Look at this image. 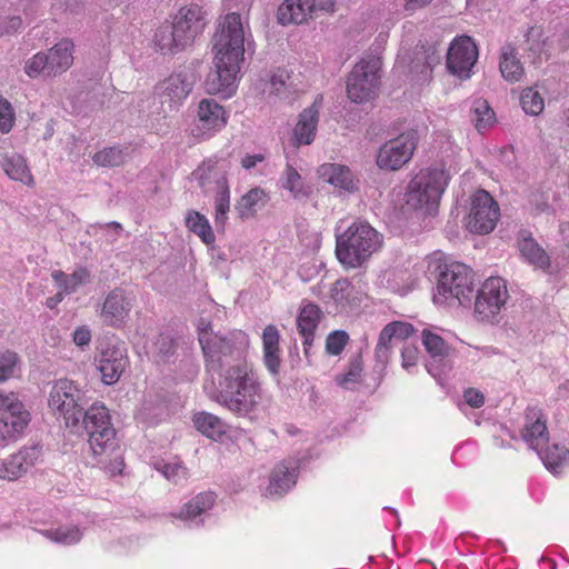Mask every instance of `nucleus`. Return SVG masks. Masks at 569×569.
I'll return each instance as SVG.
<instances>
[{
	"instance_id": "f03ea898",
	"label": "nucleus",
	"mask_w": 569,
	"mask_h": 569,
	"mask_svg": "<svg viewBox=\"0 0 569 569\" xmlns=\"http://www.w3.org/2000/svg\"><path fill=\"white\" fill-rule=\"evenodd\" d=\"M239 417H250L261 400V388L248 363L233 366L221 373L213 398Z\"/></svg>"
},
{
	"instance_id": "a878e982",
	"label": "nucleus",
	"mask_w": 569,
	"mask_h": 569,
	"mask_svg": "<svg viewBox=\"0 0 569 569\" xmlns=\"http://www.w3.org/2000/svg\"><path fill=\"white\" fill-rule=\"evenodd\" d=\"M321 315L322 312L317 305L308 303L300 310L297 318V327L299 333L303 337V348L307 358L309 357V349L312 346L315 330L318 327Z\"/></svg>"
},
{
	"instance_id": "0eeeda50",
	"label": "nucleus",
	"mask_w": 569,
	"mask_h": 569,
	"mask_svg": "<svg viewBox=\"0 0 569 569\" xmlns=\"http://www.w3.org/2000/svg\"><path fill=\"white\" fill-rule=\"evenodd\" d=\"M87 391L70 379L52 382L48 406L57 419H62L67 428L79 427L81 413L89 406Z\"/></svg>"
},
{
	"instance_id": "a211bd4d",
	"label": "nucleus",
	"mask_w": 569,
	"mask_h": 569,
	"mask_svg": "<svg viewBox=\"0 0 569 569\" xmlns=\"http://www.w3.org/2000/svg\"><path fill=\"white\" fill-rule=\"evenodd\" d=\"M169 22L174 28L176 37L181 39L184 49L193 42L204 27L202 10L197 4L181 8Z\"/></svg>"
},
{
	"instance_id": "bf43d9fd",
	"label": "nucleus",
	"mask_w": 569,
	"mask_h": 569,
	"mask_svg": "<svg viewBox=\"0 0 569 569\" xmlns=\"http://www.w3.org/2000/svg\"><path fill=\"white\" fill-rule=\"evenodd\" d=\"M289 79L288 73L284 70H280L272 74L270 79L271 90L277 94H281L287 87V80Z\"/></svg>"
},
{
	"instance_id": "37998d69",
	"label": "nucleus",
	"mask_w": 569,
	"mask_h": 569,
	"mask_svg": "<svg viewBox=\"0 0 569 569\" xmlns=\"http://www.w3.org/2000/svg\"><path fill=\"white\" fill-rule=\"evenodd\" d=\"M362 372V356L361 353L353 355L349 360L348 371L346 373L338 375L336 377L337 383L349 389L350 385H355L360 381Z\"/></svg>"
},
{
	"instance_id": "cd10ccee",
	"label": "nucleus",
	"mask_w": 569,
	"mask_h": 569,
	"mask_svg": "<svg viewBox=\"0 0 569 569\" xmlns=\"http://www.w3.org/2000/svg\"><path fill=\"white\" fill-rule=\"evenodd\" d=\"M269 201L268 194L261 188H253L244 193L236 203L234 209L242 220L253 218Z\"/></svg>"
},
{
	"instance_id": "13d9d810",
	"label": "nucleus",
	"mask_w": 569,
	"mask_h": 569,
	"mask_svg": "<svg viewBox=\"0 0 569 569\" xmlns=\"http://www.w3.org/2000/svg\"><path fill=\"white\" fill-rule=\"evenodd\" d=\"M391 353V348H387L385 346H376L375 358H376V369L378 371H383L386 369L387 363L389 362Z\"/></svg>"
},
{
	"instance_id": "4d7b16f0",
	"label": "nucleus",
	"mask_w": 569,
	"mask_h": 569,
	"mask_svg": "<svg viewBox=\"0 0 569 569\" xmlns=\"http://www.w3.org/2000/svg\"><path fill=\"white\" fill-rule=\"evenodd\" d=\"M419 356V349L411 343H405L401 350L402 367L408 369L416 366Z\"/></svg>"
},
{
	"instance_id": "473e14b6",
	"label": "nucleus",
	"mask_w": 569,
	"mask_h": 569,
	"mask_svg": "<svg viewBox=\"0 0 569 569\" xmlns=\"http://www.w3.org/2000/svg\"><path fill=\"white\" fill-rule=\"evenodd\" d=\"M0 164L9 178L26 184L32 182V176L22 156L16 152L6 153L1 157Z\"/></svg>"
},
{
	"instance_id": "603ef678",
	"label": "nucleus",
	"mask_w": 569,
	"mask_h": 569,
	"mask_svg": "<svg viewBox=\"0 0 569 569\" xmlns=\"http://www.w3.org/2000/svg\"><path fill=\"white\" fill-rule=\"evenodd\" d=\"M17 361L18 356L14 352L7 351L0 357V382L13 375Z\"/></svg>"
},
{
	"instance_id": "f8f14e48",
	"label": "nucleus",
	"mask_w": 569,
	"mask_h": 569,
	"mask_svg": "<svg viewBox=\"0 0 569 569\" xmlns=\"http://www.w3.org/2000/svg\"><path fill=\"white\" fill-rule=\"evenodd\" d=\"M417 143L418 134L416 130L399 134L381 146L377 156V164L386 170L400 169L411 159Z\"/></svg>"
},
{
	"instance_id": "774afa93",
	"label": "nucleus",
	"mask_w": 569,
	"mask_h": 569,
	"mask_svg": "<svg viewBox=\"0 0 569 569\" xmlns=\"http://www.w3.org/2000/svg\"><path fill=\"white\" fill-rule=\"evenodd\" d=\"M335 1L333 0H326L321 1L318 6L319 10L327 11V12H333L335 11ZM317 9V6H316Z\"/></svg>"
},
{
	"instance_id": "338daca9",
	"label": "nucleus",
	"mask_w": 569,
	"mask_h": 569,
	"mask_svg": "<svg viewBox=\"0 0 569 569\" xmlns=\"http://www.w3.org/2000/svg\"><path fill=\"white\" fill-rule=\"evenodd\" d=\"M123 460L122 459H119V457H116L114 459V462L111 463L109 467H108V470L110 473L114 475L117 472H121L122 470V467H123Z\"/></svg>"
},
{
	"instance_id": "a19ab883",
	"label": "nucleus",
	"mask_w": 569,
	"mask_h": 569,
	"mask_svg": "<svg viewBox=\"0 0 569 569\" xmlns=\"http://www.w3.org/2000/svg\"><path fill=\"white\" fill-rule=\"evenodd\" d=\"M282 187L289 190L291 196L298 200L307 199L310 194V189L303 186L301 176L290 164H288L286 168Z\"/></svg>"
},
{
	"instance_id": "c9c22d12",
	"label": "nucleus",
	"mask_w": 569,
	"mask_h": 569,
	"mask_svg": "<svg viewBox=\"0 0 569 569\" xmlns=\"http://www.w3.org/2000/svg\"><path fill=\"white\" fill-rule=\"evenodd\" d=\"M469 117L478 132L488 130L496 122V113L485 99L472 102Z\"/></svg>"
},
{
	"instance_id": "5fc2aeb1",
	"label": "nucleus",
	"mask_w": 569,
	"mask_h": 569,
	"mask_svg": "<svg viewBox=\"0 0 569 569\" xmlns=\"http://www.w3.org/2000/svg\"><path fill=\"white\" fill-rule=\"evenodd\" d=\"M526 42L528 43V50L532 52H539L542 49V30L539 27H530L525 34Z\"/></svg>"
},
{
	"instance_id": "c756f323",
	"label": "nucleus",
	"mask_w": 569,
	"mask_h": 569,
	"mask_svg": "<svg viewBox=\"0 0 569 569\" xmlns=\"http://www.w3.org/2000/svg\"><path fill=\"white\" fill-rule=\"evenodd\" d=\"M500 72L501 76L509 82H517L521 79L523 67L517 57V49L511 43H506L501 48L500 58Z\"/></svg>"
},
{
	"instance_id": "09e8293b",
	"label": "nucleus",
	"mask_w": 569,
	"mask_h": 569,
	"mask_svg": "<svg viewBox=\"0 0 569 569\" xmlns=\"http://www.w3.org/2000/svg\"><path fill=\"white\" fill-rule=\"evenodd\" d=\"M421 59H423L425 62H423V67L420 72L426 78L431 73L432 68L440 62V56L437 53V50L435 49V47H428V48L422 47L417 52V60L420 61Z\"/></svg>"
},
{
	"instance_id": "0e129e2a",
	"label": "nucleus",
	"mask_w": 569,
	"mask_h": 569,
	"mask_svg": "<svg viewBox=\"0 0 569 569\" xmlns=\"http://www.w3.org/2000/svg\"><path fill=\"white\" fill-rule=\"evenodd\" d=\"M395 342H397L395 337H392L389 327L386 326L381 330V332L379 335V339H378V343L377 345L385 346L387 348H391L392 349V346H393Z\"/></svg>"
},
{
	"instance_id": "20e7f679",
	"label": "nucleus",
	"mask_w": 569,
	"mask_h": 569,
	"mask_svg": "<svg viewBox=\"0 0 569 569\" xmlns=\"http://www.w3.org/2000/svg\"><path fill=\"white\" fill-rule=\"evenodd\" d=\"M382 242V234L368 222H353L337 236L336 257L345 268H360L381 248Z\"/></svg>"
},
{
	"instance_id": "4468645a",
	"label": "nucleus",
	"mask_w": 569,
	"mask_h": 569,
	"mask_svg": "<svg viewBox=\"0 0 569 569\" xmlns=\"http://www.w3.org/2000/svg\"><path fill=\"white\" fill-rule=\"evenodd\" d=\"M499 206L486 190H478L471 199L468 229L478 234L490 233L499 219Z\"/></svg>"
},
{
	"instance_id": "39448f33",
	"label": "nucleus",
	"mask_w": 569,
	"mask_h": 569,
	"mask_svg": "<svg viewBox=\"0 0 569 569\" xmlns=\"http://www.w3.org/2000/svg\"><path fill=\"white\" fill-rule=\"evenodd\" d=\"M79 420V427L70 428L76 431L83 429L87 432L92 456L97 458L99 463H103L119 447L108 408L99 403L88 406Z\"/></svg>"
},
{
	"instance_id": "c03bdc74",
	"label": "nucleus",
	"mask_w": 569,
	"mask_h": 569,
	"mask_svg": "<svg viewBox=\"0 0 569 569\" xmlns=\"http://www.w3.org/2000/svg\"><path fill=\"white\" fill-rule=\"evenodd\" d=\"M520 102L523 111L530 116L540 114L545 108L542 97L532 88H527L522 91Z\"/></svg>"
},
{
	"instance_id": "c85d7f7f",
	"label": "nucleus",
	"mask_w": 569,
	"mask_h": 569,
	"mask_svg": "<svg viewBox=\"0 0 569 569\" xmlns=\"http://www.w3.org/2000/svg\"><path fill=\"white\" fill-rule=\"evenodd\" d=\"M537 453L547 470L555 476L560 475L569 465V450L565 447L558 445L548 446L546 449L542 447L537 450Z\"/></svg>"
},
{
	"instance_id": "72a5a7b5",
	"label": "nucleus",
	"mask_w": 569,
	"mask_h": 569,
	"mask_svg": "<svg viewBox=\"0 0 569 569\" xmlns=\"http://www.w3.org/2000/svg\"><path fill=\"white\" fill-rule=\"evenodd\" d=\"M193 423L198 431L212 440H219L227 431L226 423L209 412H198L193 416Z\"/></svg>"
},
{
	"instance_id": "423d86ee",
	"label": "nucleus",
	"mask_w": 569,
	"mask_h": 569,
	"mask_svg": "<svg viewBox=\"0 0 569 569\" xmlns=\"http://www.w3.org/2000/svg\"><path fill=\"white\" fill-rule=\"evenodd\" d=\"M448 180L449 176L441 168L421 170L409 182L406 203L415 210H423L430 216L436 214Z\"/></svg>"
},
{
	"instance_id": "864d4df0",
	"label": "nucleus",
	"mask_w": 569,
	"mask_h": 569,
	"mask_svg": "<svg viewBox=\"0 0 569 569\" xmlns=\"http://www.w3.org/2000/svg\"><path fill=\"white\" fill-rule=\"evenodd\" d=\"M390 329L392 337H395L396 341H402L410 337L415 329L413 326L408 322L402 321H393L387 325Z\"/></svg>"
},
{
	"instance_id": "1a4fd4ad",
	"label": "nucleus",
	"mask_w": 569,
	"mask_h": 569,
	"mask_svg": "<svg viewBox=\"0 0 569 569\" xmlns=\"http://www.w3.org/2000/svg\"><path fill=\"white\" fill-rule=\"evenodd\" d=\"M381 60L376 56L362 58L347 78V94L355 103L372 100L380 84Z\"/></svg>"
},
{
	"instance_id": "f3484780",
	"label": "nucleus",
	"mask_w": 569,
	"mask_h": 569,
	"mask_svg": "<svg viewBox=\"0 0 569 569\" xmlns=\"http://www.w3.org/2000/svg\"><path fill=\"white\" fill-rule=\"evenodd\" d=\"M97 369L101 372V380L106 385L116 383L124 371L128 358L122 345L108 343L96 358Z\"/></svg>"
},
{
	"instance_id": "a18cd8bd",
	"label": "nucleus",
	"mask_w": 569,
	"mask_h": 569,
	"mask_svg": "<svg viewBox=\"0 0 569 569\" xmlns=\"http://www.w3.org/2000/svg\"><path fill=\"white\" fill-rule=\"evenodd\" d=\"M154 349L159 361L170 362L176 351L174 339L170 335L161 333L154 342Z\"/></svg>"
},
{
	"instance_id": "bb28decb",
	"label": "nucleus",
	"mask_w": 569,
	"mask_h": 569,
	"mask_svg": "<svg viewBox=\"0 0 569 569\" xmlns=\"http://www.w3.org/2000/svg\"><path fill=\"white\" fill-rule=\"evenodd\" d=\"M279 341V330L276 326L268 325L262 332L263 360L267 369L273 376L278 375L280 369Z\"/></svg>"
},
{
	"instance_id": "f257e3e1",
	"label": "nucleus",
	"mask_w": 569,
	"mask_h": 569,
	"mask_svg": "<svg viewBox=\"0 0 569 569\" xmlns=\"http://www.w3.org/2000/svg\"><path fill=\"white\" fill-rule=\"evenodd\" d=\"M239 13L231 12L224 17L220 28L213 34L214 69L204 81L209 94H231L237 73L244 61L246 52H253Z\"/></svg>"
},
{
	"instance_id": "e433bc0d",
	"label": "nucleus",
	"mask_w": 569,
	"mask_h": 569,
	"mask_svg": "<svg viewBox=\"0 0 569 569\" xmlns=\"http://www.w3.org/2000/svg\"><path fill=\"white\" fill-rule=\"evenodd\" d=\"M421 339L426 351L435 361H442L450 355L451 348L447 345L445 339L430 329L426 328L422 330Z\"/></svg>"
},
{
	"instance_id": "6ab92c4d",
	"label": "nucleus",
	"mask_w": 569,
	"mask_h": 569,
	"mask_svg": "<svg viewBox=\"0 0 569 569\" xmlns=\"http://www.w3.org/2000/svg\"><path fill=\"white\" fill-rule=\"evenodd\" d=\"M131 308V297L123 289L116 288L106 297L100 316L107 326L120 328L129 316Z\"/></svg>"
},
{
	"instance_id": "8fccbe9b",
	"label": "nucleus",
	"mask_w": 569,
	"mask_h": 569,
	"mask_svg": "<svg viewBox=\"0 0 569 569\" xmlns=\"http://www.w3.org/2000/svg\"><path fill=\"white\" fill-rule=\"evenodd\" d=\"M14 124V112L11 103L0 96V131L8 133Z\"/></svg>"
},
{
	"instance_id": "7c9ffc66",
	"label": "nucleus",
	"mask_w": 569,
	"mask_h": 569,
	"mask_svg": "<svg viewBox=\"0 0 569 569\" xmlns=\"http://www.w3.org/2000/svg\"><path fill=\"white\" fill-rule=\"evenodd\" d=\"M152 41L156 50L162 54L176 53L184 50L181 39L176 37L174 28L171 27L169 21H164L157 28Z\"/></svg>"
},
{
	"instance_id": "7ed1b4c3",
	"label": "nucleus",
	"mask_w": 569,
	"mask_h": 569,
	"mask_svg": "<svg viewBox=\"0 0 569 569\" xmlns=\"http://www.w3.org/2000/svg\"><path fill=\"white\" fill-rule=\"evenodd\" d=\"M207 369L209 371L221 373L228 371L233 366L247 363L244 359L249 347V338L241 330H234L227 335L209 332L202 330L199 335Z\"/></svg>"
},
{
	"instance_id": "69168bd1",
	"label": "nucleus",
	"mask_w": 569,
	"mask_h": 569,
	"mask_svg": "<svg viewBox=\"0 0 569 569\" xmlns=\"http://www.w3.org/2000/svg\"><path fill=\"white\" fill-rule=\"evenodd\" d=\"M264 157L260 153L258 154H247L241 159V164L244 169L249 170L257 166V163L262 162Z\"/></svg>"
},
{
	"instance_id": "412c9836",
	"label": "nucleus",
	"mask_w": 569,
	"mask_h": 569,
	"mask_svg": "<svg viewBox=\"0 0 569 569\" xmlns=\"http://www.w3.org/2000/svg\"><path fill=\"white\" fill-rule=\"evenodd\" d=\"M41 456V447L32 445L23 447L19 452L12 455L4 463L0 477L8 480H16L27 473L34 466Z\"/></svg>"
},
{
	"instance_id": "6e6552de",
	"label": "nucleus",
	"mask_w": 569,
	"mask_h": 569,
	"mask_svg": "<svg viewBox=\"0 0 569 569\" xmlns=\"http://www.w3.org/2000/svg\"><path fill=\"white\" fill-rule=\"evenodd\" d=\"M438 296L443 299L455 298L461 306H470L473 301L476 284L472 270L460 262H450L438 267Z\"/></svg>"
},
{
	"instance_id": "9d476101",
	"label": "nucleus",
	"mask_w": 569,
	"mask_h": 569,
	"mask_svg": "<svg viewBox=\"0 0 569 569\" xmlns=\"http://www.w3.org/2000/svg\"><path fill=\"white\" fill-rule=\"evenodd\" d=\"M74 44L70 39H62L48 52H38L26 64L24 71L31 78L56 77L66 72L73 63Z\"/></svg>"
},
{
	"instance_id": "e2e57ef3",
	"label": "nucleus",
	"mask_w": 569,
	"mask_h": 569,
	"mask_svg": "<svg viewBox=\"0 0 569 569\" xmlns=\"http://www.w3.org/2000/svg\"><path fill=\"white\" fill-rule=\"evenodd\" d=\"M58 540L63 543H73L80 540L81 533L77 528L70 529L67 532L59 530L57 532Z\"/></svg>"
},
{
	"instance_id": "2eb2a0df",
	"label": "nucleus",
	"mask_w": 569,
	"mask_h": 569,
	"mask_svg": "<svg viewBox=\"0 0 569 569\" xmlns=\"http://www.w3.org/2000/svg\"><path fill=\"white\" fill-rule=\"evenodd\" d=\"M478 56V47L471 37L466 34L456 37L447 51V69L460 79H468Z\"/></svg>"
},
{
	"instance_id": "2f4dec72",
	"label": "nucleus",
	"mask_w": 569,
	"mask_h": 569,
	"mask_svg": "<svg viewBox=\"0 0 569 569\" xmlns=\"http://www.w3.org/2000/svg\"><path fill=\"white\" fill-rule=\"evenodd\" d=\"M217 194L214 197V224L218 232L224 230L230 210V190L226 177L217 180Z\"/></svg>"
},
{
	"instance_id": "4c0bfd02",
	"label": "nucleus",
	"mask_w": 569,
	"mask_h": 569,
	"mask_svg": "<svg viewBox=\"0 0 569 569\" xmlns=\"http://www.w3.org/2000/svg\"><path fill=\"white\" fill-rule=\"evenodd\" d=\"M522 439L528 443L530 449L535 451L542 448L549 441L548 430L545 421L539 418L531 423H527L522 429Z\"/></svg>"
},
{
	"instance_id": "ddd939ff",
	"label": "nucleus",
	"mask_w": 569,
	"mask_h": 569,
	"mask_svg": "<svg viewBox=\"0 0 569 569\" xmlns=\"http://www.w3.org/2000/svg\"><path fill=\"white\" fill-rule=\"evenodd\" d=\"M506 281L500 277H490L475 292V312L482 320L497 316L508 299Z\"/></svg>"
},
{
	"instance_id": "6e6d98bb",
	"label": "nucleus",
	"mask_w": 569,
	"mask_h": 569,
	"mask_svg": "<svg viewBox=\"0 0 569 569\" xmlns=\"http://www.w3.org/2000/svg\"><path fill=\"white\" fill-rule=\"evenodd\" d=\"M22 26V19L19 16L8 17L0 20V38L16 33Z\"/></svg>"
},
{
	"instance_id": "f704fd0d",
	"label": "nucleus",
	"mask_w": 569,
	"mask_h": 569,
	"mask_svg": "<svg viewBox=\"0 0 569 569\" xmlns=\"http://www.w3.org/2000/svg\"><path fill=\"white\" fill-rule=\"evenodd\" d=\"M519 250L530 264L543 270L550 267L549 256L530 236L522 237L519 241Z\"/></svg>"
},
{
	"instance_id": "de8ad7c7",
	"label": "nucleus",
	"mask_w": 569,
	"mask_h": 569,
	"mask_svg": "<svg viewBox=\"0 0 569 569\" xmlns=\"http://www.w3.org/2000/svg\"><path fill=\"white\" fill-rule=\"evenodd\" d=\"M349 340V336L343 330H336L327 337L326 340V350L329 355L338 356L345 349L347 342Z\"/></svg>"
},
{
	"instance_id": "49530a36",
	"label": "nucleus",
	"mask_w": 569,
	"mask_h": 569,
	"mask_svg": "<svg viewBox=\"0 0 569 569\" xmlns=\"http://www.w3.org/2000/svg\"><path fill=\"white\" fill-rule=\"evenodd\" d=\"M154 467L166 479L173 482L184 479L187 475V469L179 462L169 463L160 461L157 462Z\"/></svg>"
},
{
	"instance_id": "b1692460",
	"label": "nucleus",
	"mask_w": 569,
	"mask_h": 569,
	"mask_svg": "<svg viewBox=\"0 0 569 569\" xmlns=\"http://www.w3.org/2000/svg\"><path fill=\"white\" fill-rule=\"evenodd\" d=\"M321 180L348 192L358 190L352 172L347 166L339 163H323L318 168Z\"/></svg>"
},
{
	"instance_id": "dca6fc26",
	"label": "nucleus",
	"mask_w": 569,
	"mask_h": 569,
	"mask_svg": "<svg viewBox=\"0 0 569 569\" xmlns=\"http://www.w3.org/2000/svg\"><path fill=\"white\" fill-rule=\"evenodd\" d=\"M199 64V61H193L183 66L162 82V97L166 101L178 104L189 96L198 80L197 67Z\"/></svg>"
},
{
	"instance_id": "58836bf2",
	"label": "nucleus",
	"mask_w": 569,
	"mask_h": 569,
	"mask_svg": "<svg viewBox=\"0 0 569 569\" xmlns=\"http://www.w3.org/2000/svg\"><path fill=\"white\" fill-rule=\"evenodd\" d=\"M186 224L190 231L196 233L206 244L214 242L216 237L208 219L198 211H189L186 217Z\"/></svg>"
},
{
	"instance_id": "4be33fe9",
	"label": "nucleus",
	"mask_w": 569,
	"mask_h": 569,
	"mask_svg": "<svg viewBox=\"0 0 569 569\" xmlns=\"http://www.w3.org/2000/svg\"><path fill=\"white\" fill-rule=\"evenodd\" d=\"M316 10V0H284L278 8L277 19L282 26L300 24Z\"/></svg>"
},
{
	"instance_id": "ea45409f",
	"label": "nucleus",
	"mask_w": 569,
	"mask_h": 569,
	"mask_svg": "<svg viewBox=\"0 0 569 569\" xmlns=\"http://www.w3.org/2000/svg\"><path fill=\"white\" fill-rule=\"evenodd\" d=\"M127 157V148L109 147L96 152L92 160L101 167H118L126 162Z\"/></svg>"
},
{
	"instance_id": "393cba45",
	"label": "nucleus",
	"mask_w": 569,
	"mask_h": 569,
	"mask_svg": "<svg viewBox=\"0 0 569 569\" xmlns=\"http://www.w3.org/2000/svg\"><path fill=\"white\" fill-rule=\"evenodd\" d=\"M297 462L283 461L276 466L270 476L269 493L282 496L286 495L297 481Z\"/></svg>"
},
{
	"instance_id": "aec40b11",
	"label": "nucleus",
	"mask_w": 569,
	"mask_h": 569,
	"mask_svg": "<svg viewBox=\"0 0 569 569\" xmlns=\"http://www.w3.org/2000/svg\"><path fill=\"white\" fill-rule=\"evenodd\" d=\"M227 123V112L213 99H203L198 108V123L192 134L198 138L210 136L212 131L220 130Z\"/></svg>"
},
{
	"instance_id": "680f3d73",
	"label": "nucleus",
	"mask_w": 569,
	"mask_h": 569,
	"mask_svg": "<svg viewBox=\"0 0 569 569\" xmlns=\"http://www.w3.org/2000/svg\"><path fill=\"white\" fill-rule=\"evenodd\" d=\"M73 341L79 347L88 346L91 341V332L87 327H79L73 332Z\"/></svg>"
},
{
	"instance_id": "5701e85b",
	"label": "nucleus",
	"mask_w": 569,
	"mask_h": 569,
	"mask_svg": "<svg viewBox=\"0 0 569 569\" xmlns=\"http://www.w3.org/2000/svg\"><path fill=\"white\" fill-rule=\"evenodd\" d=\"M322 97H317L313 103L306 108L300 114L293 133L299 143L310 144L316 136L319 122V109Z\"/></svg>"
},
{
	"instance_id": "052dcab7",
	"label": "nucleus",
	"mask_w": 569,
	"mask_h": 569,
	"mask_svg": "<svg viewBox=\"0 0 569 569\" xmlns=\"http://www.w3.org/2000/svg\"><path fill=\"white\" fill-rule=\"evenodd\" d=\"M465 401L472 408H480L485 403V396L481 391L469 388L463 393Z\"/></svg>"
},
{
	"instance_id": "79ce46f5",
	"label": "nucleus",
	"mask_w": 569,
	"mask_h": 569,
	"mask_svg": "<svg viewBox=\"0 0 569 569\" xmlns=\"http://www.w3.org/2000/svg\"><path fill=\"white\" fill-rule=\"evenodd\" d=\"M353 291L355 287L348 279H339L332 284L330 297L336 305L345 309L353 303Z\"/></svg>"
},
{
	"instance_id": "3c124183",
	"label": "nucleus",
	"mask_w": 569,
	"mask_h": 569,
	"mask_svg": "<svg viewBox=\"0 0 569 569\" xmlns=\"http://www.w3.org/2000/svg\"><path fill=\"white\" fill-rule=\"evenodd\" d=\"M90 273L86 268H80L73 273L67 276V281L63 283V290L68 293L74 292L80 286L89 282Z\"/></svg>"
},
{
	"instance_id": "9b49d317",
	"label": "nucleus",
	"mask_w": 569,
	"mask_h": 569,
	"mask_svg": "<svg viewBox=\"0 0 569 569\" xmlns=\"http://www.w3.org/2000/svg\"><path fill=\"white\" fill-rule=\"evenodd\" d=\"M30 421L29 410L14 392L0 393V447L16 441Z\"/></svg>"
}]
</instances>
